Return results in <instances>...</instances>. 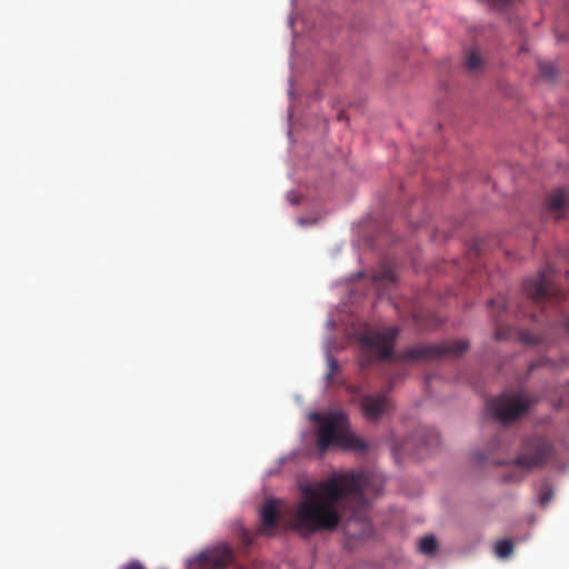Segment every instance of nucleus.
Masks as SVG:
<instances>
[{
  "mask_svg": "<svg viewBox=\"0 0 569 569\" xmlns=\"http://www.w3.org/2000/svg\"><path fill=\"white\" fill-rule=\"evenodd\" d=\"M365 485V473L348 471L333 473L315 486L305 487L301 501L283 520V526L305 537L333 530L341 520L339 508L343 501L361 502Z\"/></svg>",
  "mask_w": 569,
  "mask_h": 569,
  "instance_id": "f257e3e1",
  "label": "nucleus"
},
{
  "mask_svg": "<svg viewBox=\"0 0 569 569\" xmlns=\"http://www.w3.org/2000/svg\"><path fill=\"white\" fill-rule=\"evenodd\" d=\"M310 419L317 423V446L321 452L330 447L363 452L369 448L368 442L349 429V420L343 411L315 412Z\"/></svg>",
  "mask_w": 569,
  "mask_h": 569,
  "instance_id": "f03ea898",
  "label": "nucleus"
},
{
  "mask_svg": "<svg viewBox=\"0 0 569 569\" xmlns=\"http://www.w3.org/2000/svg\"><path fill=\"white\" fill-rule=\"evenodd\" d=\"M556 453L555 445L548 437L532 435L522 440L513 463L526 471L542 469L556 458Z\"/></svg>",
  "mask_w": 569,
  "mask_h": 569,
  "instance_id": "7ed1b4c3",
  "label": "nucleus"
},
{
  "mask_svg": "<svg viewBox=\"0 0 569 569\" xmlns=\"http://www.w3.org/2000/svg\"><path fill=\"white\" fill-rule=\"evenodd\" d=\"M399 335L397 327H390L383 331H366L360 335L359 342L363 351L360 357V366L369 367L373 361L389 359L393 355V343Z\"/></svg>",
  "mask_w": 569,
  "mask_h": 569,
  "instance_id": "20e7f679",
  "label": "nucleus"
},
{
  "mask_svg": "<svg viewBox=\"0 0 569 569\" xmlns=\"http://www.w3.org/2000/svg\"><path fill=\"white\" fill-rule=\"evenodd\" d=\"M538 401L525 392L502 393L487 403V410L498 422L509 423L520 419Z\"/></svg>",
  "mask_w": 569,
  "mask_h": 569,
  "instance_id": "39448f33",
  "label": "nucleus"
},
{
  "mask_svg": "<svg viewBox=\"0 0 569 569\" xmlns=\"http://www.w3.org/2000/svg\"><path fill=\"white\" fill-rule=\"evenodd\" d=\"M469 348L466 340L445 341L436 345H418L405 350L399 359L403 362L420 363L461 356Z\"/></svg>",
  "mask_w": 569,
  "mask_h": 569,
  "instance_id": "423d86ee",
  "label": "nucleus"
},
{
  "mask_svg": "<svg viewBox=\"0 0 569 569\" xmlns=\"http://www.w3.org/2000/svg\"><path fill=\"white\" fill-rule=\"evenodd\" d=\"M525 293L535 302L559 299V291L552 286L546 271L523 283Z\"/></svg>",
  "mask_w": 569,
  "mask_h": 569,
  "instance_id": "0eeeda50",
  "label": "nucleus"
},
{
  "mask_svg": "<svg viewBox=\"0 0 569 569\" xmlns=\"http://www.w3.org/2000/svg\"><path fill=\"white\" fill-rule=\"evenodd\" d=\"M361 409L366 419L377 421L392 409V402L386 393L365 395L361 398Z\"/></svg>",
  "mask_w": 569,
  "mask_h": 569,
  "instance_id": "6e6552de",
  "label": "nucleus"
},
{
  "mask_svg": "<svg viewBox=\"0 0 569 569\" xmlns=\"http://www.w3.org/2000/svg\"><path fill=\"white\" fill-rule=\"evenodd\" d=\"M230 557L231 551L227 547L203 551L189 562V569H222L228 565Z\"/></svg>",
  "mask_w": 569,
  "mask_h": 569,
  "instance_id": "1a4fd4ad",
  "label": "nucleus"
},
{
  "mask_svg": "<svg viewBox=\"0 0 569 569\" xmlns=\"http://www.w3.org/2000/svg\"><path fill=\"white\" fill-rule=\"evenodd\" d=\"M261 529L260 532L266 536H273L281 522L274 501H268L260 510Z\"/></svg>",
  "mask_w": 569,
  "mask_h": 569,
  "instance_id": "9d476101",
  "label": "nucleus"
},
{
  "mask_svg": "<svg viewBox=\"0 0 569 569\" xmlns=\"http://www.w3.org/2000/svg\"><path fill=\"white\" fill-rule=\"evenodd\" d=\"M568 196L562 190L552 191L547 198V209L556 214V218L559 219V212L563 210L567 206Z\"/></svg>",
  "mask_w": 569,
  "mask_h": 569,
  "instance_id": "9b49d317",
  "label": "nucleus"
},
{
  "mask_svg": "<svg viewBox=\"0 0 569 569\" xmlns=\"http://www.w3.org/2000/svg\"><path fill=\"white\" fill-rule=\"evenodd\" d=\"M372 280L377 284H393L397 281V276L390 266L383 263L373 274Z\"/></svg>",
  "mask_w": 569,
  "mask_h": 569,
  "instance_id": "f8f14e48",
  "label": "nucleus"
},
{
  "mask_svg": "<svg viewBox=\"0 0 569 569\" xmlns=\"http://www.w3.org/2000/svg\"><path fill=\"white\" fill-rule=\"evenodd\" d=\"M513 552V542L510 539H502L495 545V553L499 558H508Z\"/></svg>",
  "mask_w": 569,
  "mask_h": 569,
  "instance_id": "ddd939ff",
  "label": "nucleus"
},
{
  "mask_svg": "<svg viewBox=\"0 0 569 569\" xmlns=\"http://www.w3.org/2000/svg\"><path fill=\"white\" fill-rule=\"evenodd\" d=\"M438 548V542L433 536H426L420 539L419 550L423 555H432Z\"/></svg>",
  "mask_w": 569,
  "mask_h": 569,
  "instance_id": "4468645a",
  "label": "nucleus"
},
{
  "mask_svg": "<svg viewBox=\"0 0 569 569\" xmlns=\"http://www.w3.org/2000/svg\"><path fill=\"white\" fill-rule=\"evenodd\" d=\"M422 439V443L426 448H436L440 445L439 435L435 430H426L423 435L419 436Z\"/></svg>",
  "mask_w": 569,
  "mask_h": 569,
  "instance_id": "2eb2a0df",
  "label": "nucleus"
},
{
  "mask_svg": "<svg viewBox=\"0 0 569 569\" xmlns=\"http://www.w3.org/2000/svg\"><path fill=\"white\" fill-rule=\"evenodd\" d=\"M482 66V60L477 51H471L466 59V67L470 72H477Z\"/></svg>",
  "mask_w": 569,
  "mask_h": 569,
  "instance_id": "dca6fc26",
  "label": "nucleus"
},
{
  "mask_svg": "<svg viewBox=\"0 0 569 569\" xmlns=\"http://www.w3.org/2000/svg\"><path fill=\"white\" fill-rule=\"evenodd\" d=\"M539 68H540V72H541L542 77L546 78L547 80L551 81L557 77V71L552 63L541 62L539 64Z\"/></svg>",
  "mask_w": 569,
  "mask_h": 569,
  "instance_id": "f3484780",
  "label": "nucleus"
},
{
  "mask_svg": "<svg viewBox=\"0 0 569 569\" xmlns=\"http://www.w3.org/2000/svg\"><path fill=\"white\" fill-rule=\"evenodd\" d=\"M553 497V490L549 485H543L539 493V501L542 507H546Z\"/></svg>",
  "mask_w": 569,
  "mask_h": 569,
  "instance_id": "a211bd4d",
  "label": "nucleus"
},
{
  "mask_svg": "<svg viewBox=\"0 0 569 569\" xmlns=\"http://www.w3.org/2000/svg\"><path fill=\"white\" fill-rule=\"evenodd\" d=\"M339 369V363L333 357L328 358V372L326 375V380L328 383H331L335 373Z\"/></svg>",
  "mask_w": 569,
  "mask_h": 569,
  "instance_id": "6ab92c4d",
  "label": "nucleus"
},
{
  "mask_svg": "<svg viewBox=\"0 0 569 569\" xmlns=\"http://www.w3.org/2000/svg\"><path fill=\"white\" fill-rule=\"evenodd\" d=\"M520 338L525 343L529 345H537L540 342V338L538 336H533L529 332H522Z\"/></svg>",
  "mask_w": 569,
  "mask_h": 569,
  "instance_id": "aec40b11",
  "label": "nucleus"
},
{
  "mask_svg": "<svg viewBox=\"0 0 569 569\" xmlns=\"http://www.w3.org/2000/svg\"><path fill=\"white\" fill-rule=\"evenodd\" d=\"M489 306H490L491 308L498 307V308H499V309H501V310H506V309H507L506 300H505V298H502V297H499V298H497V299H491V300L489 301Z\"/></svg>",
  "mask_w": 569,
  "mask_h": 569,
  "instance_id": "412c9836",
  "label": "nucleus"
},
{
  "mask_svg": "<svg viewBox=\"0 0 569 569\" xmlns=\"http://www.w3.org/2000/svg\"><path fill=\"white\" fill-rule=\"evenodd\" d=\"M122 569H146L142 563L139 561H130L126 566L122 567Z\"/></svg>",
  "mask_w": 569,
  "mask_h": 569,
  "instance_id": "4be33fe9",
  "label": "nucleus"
},
{
  "mask_svg": "<svg viewBox=\"0 0 569 569\" xmlns=\"http://www.w3.org/2000/svg\"><path fill=\"white\" fill-rule=\"evenodd\" d=\"M506 337V331L503 329H497L495 332L496 339H503Z\"/></svg>",
  "mask_w": 569,
  "mask_h": 569,
  "instance_id": "5701e85b",
  "label": "nucleus"
},
{
  "mask_svg": "<svg viewBox=\"0 0 569 569\" xmlns=\"http://www.w3.org/2000/svg\"><path fill=\"white\" fill-rule=\"evenodd\" d=\"M565 327H566L567 331L569 332V317L565 321Z\"/></svg>",
  "mask_w": 569,
  "mask_h": 569,
  "instance_id": "b1692460",
  "label": "nucleus"
},
{
  "mask_svg": "<svg viewBox=\"0 0 569 569\" xmlns=\"http://www.w3.org/2000/svg\"><path fill=\"white\" fill-rule=\"evenodd\" d=\"M510 480H511V477L510 476H506L505 481H510Z\"/></svg>",
  "mask_w": 569,
  "mask_h": 569,
  "instance_id": "393cba45",
  "label": "nucleus"
}]
</instances>
